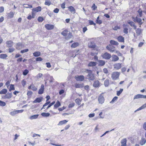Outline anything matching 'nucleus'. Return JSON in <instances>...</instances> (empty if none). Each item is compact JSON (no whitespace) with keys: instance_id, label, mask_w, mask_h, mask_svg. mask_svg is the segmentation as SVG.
Here are the masks:
<instances>
[{"instance_id":"obj_59","label":"nucleus","mask_w":146,"mask_h":146,"mask_svg":"<svg viewBox=\"0 0 146 146\" xmlns=\"http://www.w3.org/2000/svg\"><path fill=\"white\" fill-rule=\"evenodd\" d=\"M97 7L96 6L95 4H93L92 7V8L93 10H95L97 8Z\"/></svg>"},{"instance_id":"obj_34","label":"nucleus","mask_w":146,"mask_h":146,"mask_svg":"<svg viewBox=\"0 0 146 146\" xmlns=\"http://www.w3.org/2000/svg\"><path fill=\"white\" fill-rule=\"evenodd\" d=\"M7 92L6 89H3L0 92V94H6Z\"/></svg>"},{"instance_id":"obj_13","label":"nucleus","mask_w":146,"mask_h":146,"mask_svg":"<svg viewBox=\"0 0 146 146\" xmlns=\"http://www.w3.org/2000/svg\"><path fill=\"white\" fill-rule=\"evenodd\" d=\"M121 67V64L119 63H117L114 65V68L116 70H119Z\"/></svg>"},{"instance_id":"obj_40","label":"nucleus","mask_w":146,"mask_h":146,"mask_svg":"<svg viewBox=\"0 0 146 146\" xmlns=\"http://www.w3.org/2000/svg\"><path fill=\"white\" fill-rule=\"evenodd\" d=\"M123 90V89L122 88H120L119 91L117 92V95L118 96H119L121 93L122 92Z\"/></svg>"},{"instance_id":"obj_20","label":"nucleus","mask_w":146,"mask_h":146,"mask_svg":"<svg viewBox=\"0 0 146 146\" xmlns=\"http://www.w3.org/2000/svg\"><path fill=\"white\" fill-rule=\"evenodd\" d=\"M136 33L137 36H139L142 33V30L141 29L138 28L136 29Z\"/></svg>"},{"instance_id":"obj_63","label":"nucleus","mask_w":146,"mask_h":146,"mask_svg":"<svg viewBox=\"0 0 146 146\" xmlns=\"http://www.w3.org/2000/svg\"><path fill=\"white\" fill-rule=\"evenodd\" d=\"M115 53L117 54L119 56H122V54L118 51H116Z\"/></svg>"},{"instance_id":"obj_35","label":"nucleus","mask_w":146,"mask_h":146,"mask_svg":"<svg viewBox=\"0 0 146 146\" xmlns=\"http://www.w3.org/2000/svg\"><path fill=\"white\" fill-rule=\"evenodd\" d=\"M109 81L108 79H106L104 82V85L106 87H107L108 86L109 84Z\"/></svg>"},{"instance_id":"obj_48","label":"nucleus","mask_w":146,"mask_h":146,"mask_svg":"<svg viewBox=\"0 0 146 146\" xmlns=\"http://www.w3.org/2000/svg\"><path fill=\"white\" fill-rule=\"evenodd\" d=\"M128 29L127 28H123V32L124 33L127 34L128 33Z\"/></svg>"},{"instance_id":"obj_30","label":"nucleus","mask_w":146,"mask_h":146,"mask_svg":"<svg viewBox=\"0 0 146 146\" xmlns=\"http://www.w3.org/2000/svg\"><path fill=\"white\" fill-rule=\"evenodd\" d=\"M79 45V43L78 42H74L71 45L72 48H75Z\"/></svg>"},{"instance_id":"obj_42","label":"nucleus","mask_w":146,"mask_h":146,"mask_svg":"<svg viewBox=\"0 0 146 146\" xmlns=\"http://www.w3.org/2000/svg\"><path fill=\"white\" fill-rule=\"evenodd\" d=\"M15 90V88L14 86V85L11 84L10 86V88L9 89V91L11 92L12 90Z\"/></svg>"},{"instance_id":"obj_57","label":"nucleus","mask_w":146,"mask_h":146,"mask_svg":"<svg viewBox=\"0 0 146 146\" xmlns=\"http://www.w3.org/2000/svg\"><path fill=\"white\" fill-rule=\"evenodd\" d=\"M128 23L130 25L131 27H133L135 23L133 21L128 22Z\"/></svg>"},{"instance_id":"obj_24","label":"nucleus","mask_w":146,"mask_h":146,"mask_svg":"<svg viewBox=\"0 0 146 146\" xmlns=\"http://www.w3.org/2000/svg\"><path fill=\"white\" fill-rule=\"evenodd\" d=\"M12 97L11 93H8L7 94L5 95V98L10 99Z\"/></svg>"},{"instance_id":"obj_27","label":"nucleus","mask_w":146,"mask_h":146,"mask_svg":"<svg viewBox=\"0 0 146 146\" xmlns=\"http://www.w3.org/2000/svg\"><path fill=\"white\" fill-rule=\"evenodd\" d=\"M137 22L140 25L139 27H141V25L143 23V22H142V20L141 19L139 18H137Z\"/></svg>"},{"instance_id":"obj_12","label":"nucleus","mask_w":146,"mask_h":146,"mask_svg":"<svg viewBox=\"0 0 146 146\" xmlns=\"http://www.w3.org/2000/svg\"><path fill=\"white\" fill-rule=\"evenodd\" d=\"M88 46L89 47L91 48H95L96 47L95 44L93 41H90L88 42Z\"/></svg>"},{"instance_id":"obj_53","label":"nucleus","mask_w":146,"mask_h":146,"mask_svg":"<svg viewBox=\"0 0 146 146\" xmlns=\"http://www.w3.org/2000/svg\"><path fill=\"white\" fill-rule=\"evenodd\" d=\"M55 103V102L54 101L52 103H50L49 105L48 106L46 109H48L52 105H54Z\"/></svg>"},{"instance_id":"obj_49","label":"nucleus","mask_w":146,"mask_h":146,"mask_svg":"<svg viewBox=\"0 0 146 146\" xmlns=\"http://www.w3.org/2000/svg\"><path fill=\"white\" fill-rule=\"evenodd\" d=\"M28 72L29 71L27 70L26 69L23 72V74L24 76H26Z\"/></svg>"},{"instance_id":"obj_14","label":"nucleus","mask_w":146,"mask_h":146,"mask_svg":"<svg viewBox=\"0 0 146 146\" xmlns=\"http://www.w3.org/2000/svg\"><path fill=\"white\" fill-rule=\"evenodd\" d=\"M28 89H32L33 91H36L37 90V88L33 84L29 86Z\"/></svg>"},{"instance_id":"obj_1","label":"nucleus","mask_w":146,"mask_h":146,"mask_svg":"<svg viewBox=\"0 0 146 146\" xmlns=\"http://www.w3.org/2000/svg\"><path fill=\"white\" fill-rule=\"evenodd\" d=\"M86 72L88 73V75L86 76V78L89 81L93 80L95 79L94 75L92 73V70H87Z\"/></svg>"},{"instance_id":"obj_23","label":"nucleus","mask_w":146,"mask_h":146,"mask_svg":"<svg viewBox=\"0 0 146 146\" xmlns=\"http://www.w3.org/2000/svg\"><path fill=\"white\" fill-rule=\"evenodd\" d=\"M127 140L126 139H124L121 141V146H126Z\"/></svg>"},{"instance_id":"obj_15","label":"nucleus","mask_w":146,"mask_h":146,"mask_svg":"<svg viewBox=\"0 0 146 146\" xmlns=\"http://www.w3.org/2000/svg\"><path fill=\"white\" fill-rule=\"evenodd\" d=\"M84 86L83 84H79L78 83H76L74 85V86L76 88H83Z\"/></svg>"},{"instance_id":"obj_38","label":"nucleus","mask_w":146,"mask_h":146,"mask_svg":"<svg viewBox=\"0 0 146 146\" xmlns=\"http://www.w3.org/2000/svg\"><path fill=\"white\" fill-rule=\"evenodd\" d=\"M106 48L111 52H113L114 51V50H113V48L111 47L107 46L106 47Z\"/></svg>"},{"instance_id":"obj_16","label":"nucleus","mask_w":146,"mask_h":146,"mask_svg":"<svg viewBox=\"0 0 146 146\" xmlns=\"http://www.w3.org/2000/svg\"><path fill=\"white\" fill-rule=\"evenodd\" d=\"M117 40L119 42H124V38L121 36H119L117 38Z\"/></svg>"},{"instance_id":"obj_64","label":"nucleus","mask_w":146,"mask_h":146,"mask_svg":"<svg viewBox=\"0 0 146 146\" xmlns=\"http://www.w3.org/2000/svg\"><path fill=\"white\" fill-rule=\"evenodd\" d=\"M96 23L97 24H100L102 23V21L98 19L96 20Z\"/></svg>"},{"instance_id":"obj_45","label":"nucleus","mask_w":146,"mask_h":146,"mask_svg":"<svg viewBox=\"0 0 146 146\" xmlns=\"http://www.w3.org/2000/svg\"><path fill=\"white\" fill-rule=\"evenodd\" d=\"M6 103L5 102L0 100V106H4L6 105Z\"/></svg>"},{"instance_id":"obj_44","label":"nucleus","mask_w":146,"mask_h":146,"mask_svg":"<svg viewBox=\"0 0 146 146\" xmlns=\"http://www.w3.org/2000/svg\"><path fill=\"white\" fill-rule=\"evenodd\" d=\"M22 47V44L21 43H18L17 44L16 48L18 49H20V48Z\"/></svg>"},{"instance_id":"obj_3","label":"nucleus","mask_w":146,"mask_h":146,"mask_svg":"<svg viewBox=\"0 0 146 146\" xmlns=\"http://www.w3.org/2000/svg\"><path fill=\"white\" fill-rule=\"evenodd\" d=\"M120 75V73L118 72H113L111 74V78L113 80L117 79Z\"/></svg>"},{"instance_id":"obj_60","label":"nucleus","mask_w":146,"mask_h":146,"mask_svg":"<svg viewBox=\"0 0 146 146\" xmlns=\"http://www.w3.org/2000/svg\"><path fill=\"white\" fill-rule=\"evenodd\" d=\"M29 51V49H26L21 51V52L22 53L27 52Z\"/></svg>"},{"instance_id":"obj_9","label":"nucleus","mask_w":146,"mask_h":146,"mask_svg":"<svg viewBox=\"0 0 146 146\" xmlns=\"http://www.w3.org/2000/svg\"><path fill=\"white\" fill-rule=\"evenodd\" d=\"M43 100V98L42 97L36 98L33 102V103H40L42 102Z\"/></svg>"},{"instance_id":"obj_58","label":"nucleus","mask_w":146,"mask_h":146,"mask_svg":"<svg viewBox=\"0 0 146 146\" xmlns=\"http://www.w3.org/2000/svg\"><path fill=\"white\" fill-rule=\"evenodd\" d=\"M15 49L13 48H10L9 49V53H11L13 52Z\"/></svg>"},{"instance_id":"obj_10","label":"nucleus","mask_w":146,"mask_h":146,"mask_svg":"<svg viewBox=\"0 0 146 146\" xmlns=\"http://www.w3.org/2000/svg\"><path fill=\"white\" fill-rule=\"evenodd\" d=\"M6 46L7 47H11L13 45V42L11 40L7 41L6 42Z\"/></svg>"},{"instance_id":"obj_33","label":"nucleus","mask_w":146,"mask_h":146,"mask_svg":"<svg viewBox=\"0 0 146 146\" xmlns=\"http://www.w3.org/2000/svg\"><path fill=\"white\" fill-rule=\"evenodd\" d=\"M146 142V140L145 138H142L140 142V144L141 145H143Z\"/></svg>"},{"instance_id":"obj_51","label":"nucleus","mask_w":146,"mask_h":146,"mask_svg":"<svg viewBox=\"0 0 146 146\" xmlns=\"http://www.w3.org/2000/svg\"><path fill=\"white\" fill-rule=\"evenodd\" d=\"M44 4L46 5H47L48 6H50L51 4V2L50 1H46Z\"/></svg>"},{"instance_id":"obj_25","label":"nucleus","mask_w":146,"mask_h":146,"mask_svg":"<svg viewBox=\"0 0 146 146\" xmlns=\"http://www.w3.org/2000/svg\"><path fill=\"white\" fill-rule=\"evenodd\" d=\"M38 115H39L38 114L34 115L31 116L29 117V118L31 120L35 119L38 118Z\"/></svg>"},{"instance_id":"obj_29","label":"nucleus","mask_w":146,"mask_h":146,"mask_svg":"<svg viewBox=\"0 0 146 146\" xmlns=\"http://www.w3.org/2000/svg\"><path fill=\"white\" fill-rule=\"evenodd\" d=\"M68 32V31L67 30H64V31H62L61 34L64 36H66L67 35V33Z\"/></svg>"},{"instance_id":"obj_55","label":"nucleus","mask_w":146,"mask_h":146,"mask_svg":"<svg viewBox=\"0 0 146 146\" xmlns=\"http://www.w3.org/2000/svg\"><path fill=\"white\" fill-rule=\"evenodd\" d=\"M75 105V104L74 103H70L68 106V107L69 108H72Z\"/></svg>"},{"instance_id":"obj_43","label":"nucleus","mask_w":146,"mask_h":146,"mask_svg":"<svg viewBox=\"0 0 146 146\" xmlns=\"http://www.w3.org/2000/svg\"><path fill=\"white\" fill-rule=\"evenodd\" d=\"M44 19L42 17H39L38 18V21L39 22H42Z\"/></svg>"},{"instance_id":"obj_8","label":"nucleus","mask_w":146,"mask_h":146,"mask_svg":"<svg viewBox=\"0 0 146 146\" xmlns=\"http://www.w3.org/2000/svg\"><path fill=\"white\" fill-rule=\"evenodd\" d=\"M45 27L48 30H50L53 29L54 28V26L53 25L49 24H46L45 25Z\"/></svg>"},{"instance_id":"obj_19","label":"nucleus","mask_w":146,"mask_h":146,"mask_svg":"<svg viewBox=\"0 0 146 146\" xmlns=\"http://www.w3.org/2000/svg\"><path fill=\"white\" fill-rule=\"evenodd\" d=\"M68 121H67L66 120H64L62 121H60L58 125H62L66 124L67 122Z\"/></svg>"},{"instance_id":"obj_52","label":"nucleus","mask_w":146,"mask_h":146,"mask_svg":"<svg viewBox=\"0 0 146 146\" xmlns=\"http://www.w3.org/2000/svg\"><path fill=\"white\" fill-rule=\"evenodd\" d=\"M118 98V97L116 96H115L113 98L112 100L110 102L111 103H113L115 101H116Z\"/></svg>"},{"instance_id":"obj_6","label":"nucleus","mask_w":146,"mask_h":146,"mask_svg":"<svg viewBox=\"0 0 146 146\" xmlns=\"http://www.w3.org/2000/svg\"><path fill=\"white\" fill-rule=\"evenodd\" d=\"M98 100L99 103L101 104H102L104 101V99L103 96L101 94L99 97Z\"/></svg>"},{"instance_id":"obj_4","label":"nucleus","mask_w":146,"mask_h":146,"mask_svg":"<svg viewBox=\"0 0 146 146\" xmlns=\"http://www.w3.org/2000/svg\"><path fill=\"white\" fill-rule=\"evenodd\" d=\"M102 57L104 59L108 60L111 58V55L109 53L106 52L104 54H102Z\"/></svg>"},{"instance_id":"obj_36","label":"nucleus","mask_w":146,"mask_h":146,"mask_svg":"<svg viewBox=\"0 0 146 146\" xmlns=\"http://www.w3.org/2000/svg\"><path fill=\"white\" fill-rule=\"evenodd\" d=\"M0 56V58L3 59H5L7 56V55L5 54H1Z\"/></svg>"},{"instance_id":"obj_46","label":"nucleus","mask_w":146,"mask_h":146,"mask_svg":"<svg viewBox=\"0 0 146 146\" xmlns=\"http://www.w3.org/2000/svg\"><path fill=\"white\" fill-rule=\"evenodd\" d=\"M75 102L78 105H80L81 100L79 99H76L75 100Z\"/></svg>"},{"instance_id":"obj_17","label":"nucleus","mask_w":146,"mask_h":146,"mask_svg":"<svg viewBox=\"0 0 146 146\" xmlns=\"http://www.w3.org/2000/svg\"><path fill=\"white\" fill-rule=\"evenodd\" d=\"M119 57L115 55H112V61H117L118 60H119Z\"/></svg>"},{"instance_id":"obj_54","label":"nucleus","mask_w":146,"mask_h":146,"mask_svg":"<svg viewBox=\"0 0 146 146\" xmlns=\"http://www.w3.org/2000/svg\"><path fill=\"white\" fill-rule=\"evenodd\" d=\"M26 84H27V82L25 81V80H23L22 81V84L23 87H25V86Z\"/></svg>"},{"instance_id":"obj_21","label":"nucleus","mask_w":146,"mask_h":146,"mask_svg":"<svg viewBox=\"0 0 146 146\" xmlns=\"http://www.w3.org/2000/svg\"><path fill=\"white\" fill-rule=\"evenodd\" d=\"M99 63V66H103L105 64V62L103 60H98Z\"/></svg>"},{"instance_id":"obj_47","label":"nucleus","mask_w":146,"mask_h":146,"mask_svg":"<svg viewBox=\"0 0 146 146\" xmlns=\"http://www.w3.org/2000/svg\"><path fill=\"white\" fill-rule=\"evenodd\" d=\"M68 9H69V10L71 12H72L73 11H75V9L72 6H70L68 7Z\"/></svg>"},{"instance_id":"obj_37","label":"nucleus","mask_w":146,"mask_h":146,"mask_svg":"<svg viewBox=\"0 0 146 146\" xmlns=\"http://www.w3.org/2000/svg\"><path fill=\"white\" fill-rule=\"evenodd\" d=\"M60 106V103L59 101H57L56 104L54 105V107L57 108Z\"/></svg>"},{"instance_id":"obj_61","label":"nucleus","mask_w":146,"mask_h":146,"mask_svg":"<svg viewBox=\"0 0 146 146\" xmlns=\"http://www.w3.org/2000/svg\"><path fill=\"white\" fill-rule=\"evenodd\" d=\"M119 27L118 26H115L113 28V30L115 31H117L118 29H120Z\"/></svg>"},{"instance_id":"obj_32","label":"nucleus","mask_w":146,"mask_h":146,"mask_svg":"<svg viewBox=\"0 0 146 146\" xmlns=\"http://www.w3.org/2000/svg\"><path fill=\"white\" fill-rule=\"evenodd\" d=\"M41 115L44 117H48L50 115V114L49 113L43 112L41 113Z\"/></svg>"},{"instance_id":"obj_28","label":"nucleus","mask_w":146,"mask_h":146,"mask_svg":"<svg viewBox=\"0 0 146 146\" xmlns=\"http://www.w3.org/2000/svg\"><path fill=\"white\" fill-rule=\"evenodd\" d=\"M33 55L35 57H37L40 56V52L37 51L35 52H34L33 54Z\"/></svg>"},{"instance_id":"obj_31","label":"nucleus","mask_w":146,"mask_h":146,"mask_svg":"<svg viewBox=\"0 0 146 146\" xmlns=\"http://www.w3.org/2000/svg\"><path fill=\"white\" fill-rule=\"evenodd\" d=\"M96 65V63L95 62H90L88 64L89 66H95Z\"/></svg>"},{"instance_id":"obj_2","label":"nucleus","mask_w":146,"mask_h":146,"mask_svg":"<svg viewBox=\"0 0 146 146\" xmlns=\"http://www.w3.org/2000/svg\"><path fill=\"white\" fill-rule=\"evenodd\" d=\"M42 8L40 6H38L35 8H33L32 9V14L33 17L34 18L35 16V13L40 11L41 10Z\"/></svg>"},{"instance_id":"obj_41","label":"nucleus","mask_w":146,"mask_h":146,"mask_svg":"<svg viewBox=\"0 0 146 146\" xmlns=\"http://www.w3.org/2000/svg\"><path fill=\"white\" fill-rule=\"evenodd\" d=\"M137 12L139 14V16L140 17H141L142 15V11L141 9L140 8H139L138 11Z\"/></svg>"},{"instance_id":"obj_39","label":"nucleus","mask_w":146,"mask_h":146,"mask_svg":"<svg viewBox=\"0 0 146 146\" xmlns=\"http://www.w3.org/2000/svg\"><path fill=\"white\" fill-rule=\"evenodd\" d=\"M18 113L17 111L15 110L11 112L10 113V114L12 116H13L15 115L16 114Z\"/></svg>"},{"instance_id":"obj_11","label":"nucleus","mask_w":146,"mask_h":146,"mask_svg":"<svg viewBox=\"0 0 146 146\" xmlns=\"http://www.w3.org/2000/svg\"><path fill=\"white\" fill-rule=\"evenodd\" d=\"M44 89V86L43 84H42L41 88L39 89L38 93L41 94L43 93Z\"/></svg>"},{"instance_id":"obj_62","label":"nucleus","mask_w":146,"mask_h":146,"mask_svg":"<svg viewBox=\"0 0 146 146\" xmlns=\"http://www.w3.org/2000/svg\"><path fill=\"white\" fill-rule=\"evenodd\" d=\"M89 23L90 25H96V24L94 23L93 21L91 20H89Z\"/></svg>"},{"instance_id":"obj_18","label":"nucleus","mask_w":146,"mask_h":146,"mask_svg":"<svg viewBox=\"0 0 146 146\" xmlns=\"http://www.w3.org/2000/svg\"><path fill=\"white\" fill-rule=\"evenodd\" d=\"M146 108V103L143 105L141 107H139V108L137 109V110H135L134 111L135 112H136V111H139L142 109H144L145 108Z\"/></svg>"},{"instance_id":"obj_22","label":"nucleus","mask_w":146,"mask_h":146,"mask_svg":"<svg viewBox=\"0 0 146 146\" xmlns=\"http://www.w3.org/2000/svg\"><path fill=\"white\" fill-rule=\"evenodd\" d=\"M14 13L13 12H11L9 13H8L7 14V17L8 18H11L13 17Z\"/></svg>"},{"instance_id":"obj_5","label":"nucleus","mask_w":146,"mask_h":146,"mask_svg":"<svg viewBox=\"0 0 146 146\" xmlns=\"http://www.w3.org/2000/svg\"><path fill=\"white\" fill-rule=\"evenodd\" d=\"M75 79L77 81H83L84 79V77L83 75L77 76L75 77Z\"/></svg>"},{"instance_id":"obj_56","label":"nucleus","mask_w":146,"mask_h":146,"mask_svg":"<svg viewBox=\"0 0 146 146\" xmlns=\"http://www.w3.org/2000/svg\"><path fill=\"white\" fill-rule=\"evenodd\" d=\"M72 33H69L68 34V36L67 37L68 39H70L72 38Z\"/></svg>"},{"instance_id":"obj_7","label":"nucleus","mask_w":146,"mask_h":146,"mask_svg":"<svg viewBox=\"0 0 146 146\" xmlns=\"http://www.w3.org/2000/svg\"><path fill=\"white\" fill-rule=\"evenodd\" d=\"M100 83L98 80H95L94 82L93 86L96 88H98L100 86Z\"/></svg>"},{"instance_id":"obj_50","label":"nucleus","mask_w":146,"mask_h":146,"mask_svg":"<svg viewBox=\"0 0 146 146\" xmlns=\"http://www.w3.org/2000/svg\"><path fill=\"white\" fill-rule=\"evenodd\" d=\"M140 98V94H138L135 95L133 98V100Z\"/></svg>"},{"instance_id":"obj_26","label":"nucleus","mask_w":146,"mask_h":146,"mask_svg":"<svg viewBox=\"0 0 146 146\" xmlns=\"http://www.w3.org/2000/svg\"><path fill=\"white\" fill-rule=\"evenodd\" d=\"M110 43L111 44L114 45H117L119 44L117 42L112 40L110 41Z\"/></svg>"}]
</instances>
